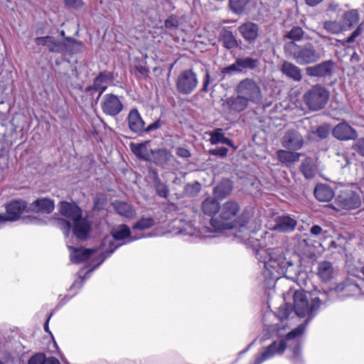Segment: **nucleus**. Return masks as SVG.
<instances>
[{
    "label": "nucleus",
    "instance_id": "obj_20",
    "mask_svg": "<svg viewBox=\"0 0 364 364\" xmlns=\"http://www.w3.org/2000/svg\"><path fill=\"white\" fill-rule=\"evenodd\" d=\"M130 149L133 154L139 159L149 161H151V152L152 150L150 148V141H145L142 143H131Z\"/></svg>",
    "mask_w": 364,
    "mask_h": 364
},
{
    "label": "nucleus",
    "instance_id": "obj_19",
    "mask_svg": "<svg viewBox=\"0 0 364 364\" xmlns=\"http://www.w3.org/2000/svg\"><path fill=\"white\" fill-rule=\"evenodd\" d=\"M237 30L244 40L249 43H254L259 36V26L252 21L242 23L238 26Z\"/></svg>",
    "mask_w": 364,
    "mask_h": 364
},
{
    "label": "nucleus",
    "instance_id": "obj_14",
    "mask_svg": "<svg viewBox=\"0 0 364 364\" xmlns=\"http://www.w3.org/2000/svg\"><path fill=\"white\" fill-rule=\"evenodd\" d=\"M286 348L287 344L284 340L274 341L263 352L255 356L253 364H261L276 355H282L285 351Z\"/></svg>",
    "mask_w": 364,
    "mask_h": 364
},
{
    "label": "nucleus",
    "instance_id": "obj_1",
    "mask_svg": "<svg viewBox=\"0 0 364 364\" xmlns=\"http://www.w3.org/2000/svg\"><path fill=\"white\" fill-rule=\"evenodd\" d=\"M246 230L245 227L241 226L239 232L236 233V237L240 239L241 241L247 245L255 249L257 255L263 256L265 255L267 259H265L262 261L264 268L263 272L264 277L269 279L277 278L275 273H282L287 264L289 263L284 256L283 250L279 247L267 250H257V247L259 246L258 240L250 235L247 232L241 234Z\"/></svg>",
    "mask_w": 364,
    "mask_h": 364
},
{
    "label": "nucleus",
    "instance_id": "obj_8",
    "mask_svg": "<svg viewBox=\"0 0 364 364\" xmlns=\"http://www.w3.org/2000/svg\"><path fill=\"white\" fill-rule=\"evenodd\" d=\"M235 91L252 104L262 102V94L259 84L252 78L247 77L238 82Z\"/></svg>",
    "mask_w": 364,
    "mask_h": 364
},
{
    "label": "nucleus",
    "instance_id": "obj_50",
    "mask_svg": "<svg viewBox=\"0 0 364 364\" xmlns=\"http://www.w3.org/2000/svg\"><path fill=\"white\" fill-rule=\"evenodd\" d=\"M353 149L360 156H364V138L358 139L354 144Z\"/></svg>",
    "mask_w": 364,
    "mask_h": 364
},
{
    "label": "nucleus",
    "instance_id": "obj_53",
    "mask_svg": "<svg viewBox=\"0 0 364 364\" xmlns=\"http://www.w3.org/2000/svg\"><path fill=\"white\" fill-rule=\"evenodd\" d=\"M67 7L70 9H79L82 6V0H64Z\"/></svg>",
    "mask_w": 364,
    "mask_h": 364
},
{
    "label": "nucleus",
    "instance_id": "obj_16",
    "mask_svg": "<svg viewBox=\"0 0 364 364\" xmlns=\"http://www.w3.org/2000/svg\"><path fill=\"white\" fill-rule=\"evenodd\" d=\"M304 144L303 136L296 130H288L282 139V145L288 150L297 151L301 149Z\"/></svg>",
    "mask_w": 364,
    "mask_h": 364
},
{
    "label": "nucleus",
    "instance_id": "obj_12",
    "mask_svg": "<svg viewBox=\"0 0 364 364\" xmlns=\"http://www.w3.org/2000/svg\"><path fill=\"white\" fill-rule=\"evenodd\" d=\"M49 41L47 47L49 51L52 53H75L83 48V44L81 42L73 39H68L67 43H65L56 41L51 36Z\"/></svg>",
    "mask_w": 364,
    "mask_h": 364
},
{
    "label": "nucleus",
    "instance_id": "obj_43",
    "mask_svg": "<svg viewBox=\"0 0 364 364\" xmlns=\"http://www.w3.org/2000/svg\"><path fill=\"white\" fill-rule=\"evenodd\" d=\"M154 187L156 190V194L164 198H168L169 195V189L168 186L164 183L161 181H157L154 184Z\"/></svg>",
    "mask_w": 364,
    "mask_h": 364
},
{
    "label": "nucleus",
    "instance_id": "obj_9",
    "mask_svg": "<svg viewBox=\"0 0 364 364\" xmlns=\"http://www.w3.org/2000/svg\"><path fill=\"white\" fill-rule=\"evenodd\" d=\"M198 83L197 74L192 69L181 72L176 80L177 91L182 95H190L196 88Z\"/></svg>",
    "mask_w": 364,
    "mask_h": 364
},
{
    "label": "nucleus",
    "instance_id": "obj_38",
    "mask_svg": "<svg viewBox=\"0 0 364 364\" xmlns=\"http://www.w3.org/2000/svg\"><path fill=\"white\" fill-rule=\"evenodd\" d=\"M237 65H240L241 72H245L247 70H254L259 65L257 59L247 56L237 58Z\"/></svg>",
    "mask_w": 364,
    "mask_h": 364
},
{
    "label": "nucleus",
    "instance_id": "obj_47",
    "mask_svg": "<svg viewBox=\"0 0 364 364\" xmlns=\"http://www.w3.org/2000/svg\"><path fill=\"white\" fill-rule=\"evenodd\" d=\"M222 73L224 74H232L233 73H242L241 69L240 68V65H237V59L235 60V63L232 65L224 68L222 70Z\"/></svg>",
    "mask_w": 364,
    "mask_h": 364
},
{
    "label": "nucleus",
    "instance_id": "obj_27",
    "mask_svg": "<svg viewBox=\"0 0 364 364\" xmlns=\"http://www.w3.org/2000/svg\"><path fill=\"white\" fill-rule=\"evenodd\" d=\"M112 206L119 215L126 218L133 219L136 215L133 206L126 202L116 200L112 203Z\"/></svg>",
    "mask_w": 364,
    "mask_h": 364
},
{
    "label": "nucleus",
    "instance_id": "obj_46",
    "mask_svg": "<svg viewBox=\"0 0 364 364\" xmlns=\"http://www.w3.org/2000/svg\"><path fill=\"white\" fill-rule=\"evenodd\" d=\"M196 228L191 223H187L185 227L180 228L178 233L182 235L193 236L195 235Z\"/></svg>",
    "mask_w": 364,
    "mask_h": 364
},
{
    "label": "nucleus",
    "instance_id": "obj_48",
    "mask_svg": "<svg viewBox=\"0 0 364 364\" xmlns=\"http://www.w3.org/2000/svg\"><path fill=\"white\" fill-rule=\"evenodd\" d=\"M304 332V326L299 325L297 328H294L291 332L287 333V338L288 340L293 339V338L301 335Z\"/></svg>",
    "mask_w": 364,
    "mask_h": 364
},
{
    "label": "nucleus",
    "instance_id": "obj_64",
    "mask_svg": "<svg viewBox=\"0 0 364 364\" xmlns=\"http://www.w3.org/2000/svg\"><path fill=\"white\" fill-rule=\"evenodd\" d=\"M357 286L356 285H353V284H348V285H346L343 288H341L340 287H337V289H346V290H351L353 289H357Z\"/></svg>",
    "mask_w": 364,
    "mask_h": 364
},
{
    "label": "nucleus",
    "instance_id": "obj_11",
    "mask_svg": "<svg viewBox=\"0 0 364 364\" xmlns=\"http://www.w3.org/2000/svg\"><path fill=\"white\" fill-rule=\"evenodd\" d=\"M113 79V75L107 71L101 72L94 80L92 85L87 86L85 92L88 95L93 96L97 92V100H99L102 93L107 88L109 82Z\"/></svg>",
    "mask_w": 364,
    "mask_h": 364
},
{
    "label": "nucleus",
    "instance_id": "obj_4",
    "mask_svg": "<svg viewBox=\"0 0 364 364\" xmlns=\"http://www.w3.org/2000/svg\"><path fill=\"white\" fill-rule=\"evenodd\" d=\"M284 52L287 57L293 59L300 65L313 64L320 60L324 55V50H318L311 43L304 44L286 42Z\"/></svg>",
    "mask_w": 364,
    "mask_h": 364
},
{
    "label": "nucleus",
    "instance_id": "obj_17",
    "mask_svg": "<svg viewBox=\"0 0 364 364\" xmlns=\"http://www.w3.org/2000/svg\"><path fill=\"white\" fill-rule=\"evenodd\" d=\"M26 207V204L23 200H14L7 204L6 209L8 216L0 215V225L6 221H14L18 219Z\"/></svg>",
    "mask_w": 364,
    "mask_h": 364
},
{
    "label": "nucleus",
    "instance_id": "obj_51",
    "mask_svg": "<svg viewBox=\"0 0 364 364\" xmlns=\"http://www.w3.org/2000/svg\"><path fill=\"white\" fill-rule=\"evenodd\" d=\"M44 356V353H37L29 359L28 364H43Z\"/></svg>",
    "mask_w": 364,
    "mask_h": 364
},
{
    "label": "nucleus",
    "instance_id": "obj_15",
    "mask_svg": "<svg viewBox=\"0 0 364 364\" xmlns=\"http://www.w3.org/2000/svg\"><path fill=\"white\" fill-rule=\"evenodd\" d=\"M339 207L346 210H353L360 207L361 200L359 195L352 191L342 192L336 198Z\"/></svg>",
    "mask_w": 364,
    "mask_h": 364
},
{
    "label": "nucleus",
    "instance_id": "obj_25",
    "mask_svg": "<svg viewBox=\"0 0 364 364\" xmlns=\"http://www.w3.org/2000/svg\"><path fill=\"white\" fill-rule=\"evenodd\" d=\"M281 71L295 82H300L302 79L301 69L291 62L284 61L281 66Z\"/></svg>",
    "mask_w": 364,
    "mask_h": 364
},
{
    "label": "nucleus",
    "instance_id": "obj_31",
    "mask_svg": "<svg viewBox=\"0 0 364 364\" xmlns=\"http://www.w3.org/2000/svg\"><path fill=\"white\" fill-rule=\"evenodd\" d=\"M360 16L357 10L351 9L345 12L342 18V25L345 31L351 29L359 22Z\"/></svg>",
    "mask_w": 364,
    "mask_h": 364
},
{
    "label": "nucleus",
    "instance_id": "obj_52",
    "mask_svg": "<svg viewBox=\"0 0 364 364\" xmlns=\"http://www.w3.org/2000/svg\"><path fill=\"white\" fill-rule=\"evenodd\" d=\"M228 149L225 147H219L213 149H210L209 153L211 155L219 156L220 157L226 156Z\"/></svg>",
    "mask_w": 364,
    "mask_h": 364
},
{
    "label": "nucleus",
    "instance_id": "obj_18",
    "mask_svg": "<svg viewBox=\"0 0 364 364\" xmlns=\"http://www.w3.org/2000/svg\"><path fill=\"white\" fill-rule=\"evenodd\" d=\"M332 134L337 139L342 141L353 140L358 136L355 129L346 122L337 124L333 128Z\"/></svg>",
    "mask_w": 364,
    "mask_h": 364
},
{
    "label": "nucleus",
    "instance_id": "obj_57",
    "mask_svg": "<svg viewBox=\"0 0 364 364\" xmlns=\"http://www.w3.org/2000/svg\"><path fill=\"white\" fill-rule=\"evenodd\" d=\"M294 355L292 360L294 363H299L301 361V347L298 344L293 348Z\"/></svg>",
    "mask_w": 364,
    "mask_h": 364
},
{
    "label": "nucleus",
    "instance_id": "obj_34",
    "mask_svg": "<svg viewBox=\"0 0 364 364\" xmlns=\"http://www.w3.org/2000/svg\"><path fill=\"white\" fill-rule=\"evenodd\" d=\"M232 190V184L230 180H223L213 190L215 196L219 199L227 197Z\"/></svg>",
    "mask_w": 364,
    "mask_h": 364
},
{
    "label": "nucleus",
    "instance_id": "obj_40",
    "mask_svg": "<svg viewBox=\"0 0 364 364\" xmlns=\"http://www.w3.org/2000/svg\"><path fill=\"white\" fill-rule=\"evenodd\" d=\"M323 28L331 34H339L345 31L342 23L336 21H325Z\"/></svg>",
    "mask_w": 364,
    "mask_h": 364
},
{
    "label": "nucleus",
    "instance_id": "obj_39",
    "mask_svg": "<svg viewBox=\"0 0 364 364\" xmlns=\"http://www.w3.org/2000/svg\"><path fill=\"white\" fill-rule=\"evenodd\" d=\"M305 36V31L302 28L295 26H293L289 31L284 36V39H289V42H294L297 43L298 41H301Z\"/></svg>",
    "mask_w": 364,
    "mask_h": 364
},
{
    "label": "nucleus",
    "instance_id": "obj_2",
    "mask_svg": "<svg viewBox=\"0 0 364 364\" xmlns=\"http://www.w3.org/2000/svg\"><path fill=\"white\" fill-rule=\"evenodd\" d=\"M60 212L73 221V226L70 221L63 218H58L55 221L56 227L63 231L65 236L69 235L72 228L73 232L77 238L86 239L90 232L91 224L86 218L82 216V210L75 203L62 201L60 203Z\"/></svg>",
    "mask_w": 364,
    "mask_h": 364
},
{
    "label": "nucleus",
    "instance_id": "obj_7",
    "mask_svg": "<svg viewBox=\"0 0 364 364\" xmlns=\"http://www.w3.org/2000/svg\"><path fill=\"white\" fill-rule=\"evenodd\" d=\"M329 98V92L320 85H314L304 95V100L308 107L314 111L325 107Z\"/></svg>",
    "mask_w": 364,
    "mask_h": 364
},
{
    "label": "nucleus",
    "instance_id": "obj_29",
    "mask_svg": "<svg viewBox=\"0 0 364 364\" xmlns=\"http://www.w3.org/2000/svg\"><path fill=\"white\" fill-rule=\"evenodd\" d=\"M54 201L47 198H38L31 204V208L36 212L50 213L54 210Z\"/></svg>",
    "mask_w": 364,
    "mask_h": 364
},
{
    "label": "nucleus",
    "instance_id": "obj_23",
    "mask_svg": "<svg viewBox=\"0 0 364 364\" xmlns=\"http://www.w3.org/2000/svg\"><path fill=\"white\" fill-rule=\"evenodd\" d=\"M296 221L288 215H282L276 218L273 228L274 230L282 232H289L294 230Z\"/></svg>",
    "mask_w": 364,
    "mask_h": 364
},
{
    "label": "nucleus",
    "instance_id": "obj_32",
    "mask_svg": "<svg viewBox=\"0 0 364 364\" xmlns=\"http://www.w3.org/2000/svg\"><path fill=\"white\" fill-rule=\"evenodd\" d=\"M314 196L321 202H328L333 198L334 193L328 186L319 184L314 189Z\"/></svg>",
    "mask_w": 364,
    "mask_h": 364
},
{
    "label": "nucleus",
    "instance_id": "obj_10",
    "mask_svg": "<svg viewBox=\"0 0 364 364\" xmlns=\"http://www.w3.org/2000/svg\"><path fill=\"white\" fill-rule=\"evenodd\" d=\"M336 63L332 60H327L313 66L306 68V74L311 77H331L335 70Z\"/></svg>",
    "mask_w": 364,
    "mask_h": 364
},
{
    "label": "nucleus",
    "instance_id": "obj_22",
    "mask_svg": "<svg viewBox=\"0 0 364 364\" xmlns=\"http://www.w3.org/2000/svg\"><path fill=\"white\" fill-rule=\"evenodd\" d=\"M127 120L129 127L132 132L137 134L143 132L145 122L136 109H132L129 112Z\"/></svg>",
    "mask_w": 364,
    "mask_h": 364
},
{
    "label": "nucleus",
    "instance_id": "obj_54",
    "mask_svg": "<svg viewBox=\"0 0 364 364\" xmlns=\"http://www.w3.org/2000/svg\"><path fill=\"white\" fill-rule=\"evenodd\" d=\"M316 134L321 139H326L329 134V129L326 126H320L316 129Z\"/></svg>",
    "mask_w": 364,
    "mask_h": 364
},
{
    "label": "nucleus",
    "instance_id": "obj_59",
    "mask_svg": "<svg viewBox=\"0 0 364 364\" xmlns=\"http://www.w3.org/2000/svg\"><path fill=\"white\" fill-rule=\"evenodd\" d=\"M149 177L151 179L153 184L156 182L161 181L159 177L158 172L154 168H149Z\"/></svg>",
    "mask_w": 364,
    "mask_h": 364
},
{
    "label": "nucleus",
    "instance_id": "obj_30",
    "mask_svg": "<svg viewBox=\"0 0 364 364\" xmlns=\"http://www.w3.org/2000/svg\"><path fill=\"white\" fill-rule=\"evenodd\" d=\"M151 161L156 165L162 166L168 163L172 157L171 152L166 149H157L152 150Z\"/></svg>",
    "mask_w": 364,
    "mask_h": 364
},
{
    "label": "nucleus",
    "instance_id": "obj_56",
    "mask_svg": "<svg viewBox=\"0 0 364 364\" xmlns=\"http://www.w3.org/2000/svg\"><path fill=\"white\" fill-rule=\"evenodd\" d=\"M176 153L178 156L184 159H188L191 155L189 150L183 147H178Z\"/></svg>",
    "mask_w": 364,
    "mask_h": 364
},
{
    "label": "nucleus",
    "instance_id": "obj_21",
    "mask_svg": "<svg viewBox=\"0 0 364 364\" xmlns=\"http://www.w3.org/2000/svg\"><path fill=\"white\" fill-rule=\"evenodd\" d=\"M251 103L240 94H237L236 97H230L225 100L224 105L226 106L230 112H240L245 110Z\"/></svg>",
    "mask_w": 364,
    "mask_h": 364
},
{
    "label": "nucleus",
    "instance_id": "obj_28",
    "mask_svg": "<svg viewBox=\"0 0 364 364\" xmlns=\"http://www.w3.org/2000/svg\"><path fill=\"white\" fill-rule=\"evenodd\" d=\"M334 269L331 262L328 261H322L318 262L317 267V275L319 279L327 282L333 278Z\"/></svg>",
    "mask_w": 364,
    "mask_h": 364
},
{
    "label": "nucleus",
    "instance_id": "obj_26",
    "mask_svg": "<svg viewBox=\"0 0 364 364\" xmlns=\"http://www.w3.org/2000/svg\"><path fill=\"white\" fill-rule=\"evenodd\" d=\"M301 155H303L301 153H298L288 149H279L277 151L278 160L286 166H290L294 163L299 161Z\"/></svg>",
    "mask_w": 364,
    "mask_h": 364
},
{
    "label": "nucleus",
    "instance_id": "obj_42",
    "mask_svg": "<svg viewBox=\"0 0 364 364\" xmlns=\"http://www.w3.org/2000/svg\"><path fill=\"white\" fill-rule=\"evenodd\" d=\"M154 225V220L152 218H144L140 219L133 225L134 230H146L151 228Z\"/></svg>",
    "mask_w": 364,
    "mask_h": 364
},
{
    "label": "nucleus",
    "instance_id": "obj_44",
    "mask_svg": "<svg viewBox=\"0 0 364 364\" xmlns=\"http://www.w3.org/2000/svg\"><path fill=\"white\" fill-rule=\"evenodd\" d=\"M362 32L361 24L358 25L355 30L350 34L349 37L344 40H338L336 41L339 42L343 46H345L347 43H353L355 41V38L358 37Z\"/></svg>",
    "mask_w": 364,
    "mask_h": 364
},
{
    "label": "nucleus",
    "instance_id": "obj_13",
    "mask_svg": "<svg viewBox=\"0 0 364 364\" xmlns=\"http://www.w3.org/2000/svg\"><path fill=\"white\" fill-rule=\"evenodd\" d=\"M102 112L109 116L114 117L123 109V104L119 97L114 94H106L102 97L101 103Z\"/></svg>",
    "mask_w": 364,
    "mask_h": 364
},
{
    "label": "nucleus",
    "instance_id": "obj_41",
    "mask_svg": "<svg viewBox=\"0 0 364 364\" xmlns=\"http://www.w3.org/2000/svg\"><path fill=\"white\" fill-rule=\"evenodd\" d=\"M251 0H230L229 4L232 11L237 14H242Z\"/></svg>",
    "mask_w": 364,
    "mask_h": 364
},
{
    "label": "nucleus",
    "instance_id": "obj_33",
    "mask_svg": "<svg viewBox=\"0 0 364 364\" xmlns=\"http://www.w3.org/2000/svg\"><path fill=\"white\" fill-rule=\"evenodd\" d=\"M300 171L307 179L313 178L317 172V167L313 159L307 157L302 161Z\"/></svg>",
    "mask_w": 364,
    "mask_h": 364
},
{
    "label": "nucleus",
    "instance_id": "obj_58",
    "mask_svg": "<svg viewBox=\"0 0 364 364\" xmlns=\"http://www.w3.org/2000/svg\"><path fill=\"white\" fill-rule=\"evenodd\" d=\"M51 36H47L44 37H37L35 38V43L38 46H48V43L50 42Z\"/></svg>",
    "mask_w": 364,
    "mask_h": 364
},
{
    "label": "nucleus",
    "instance_id": "obj_63",
    "mask_svg": "<svg viewBox=\"0 0 364 364\" xmlns=\"http://www.w3.org/2000/svg\"><path fill=\"white\" fill-rule=\"evenodd\" d=\"M323 0H305L306 4L309 6H316Z\"/></svg>",
    "mask_w": 364,
    "mask_h": 364
},
{
    "label": "nucleus",
    "instance_id": "obj_55",
    "mask_svg": "<svg viewBox=\"0 0 364 364\" xmlns=\"http://www.w3.org/2000/svg\"><path fill=\"white\" fill-rule=\"evenodd\" d=\"M289 314H290V311L289 310L287 305H285L284 306H281L279 309L278 312H277L278 317L280 318L281 321L288 318V316H289Z\"/></svg>",
    "mask_w": 364,
    "mask_h": 364
},
{
    "label": "nucleus",
    "instance_id": "obj_6",
    "mask_svg": "<svg viewBox=\"0 0 364 364\" xmlns=\"http://www.w3.org/2000/svg\"><path fill=\"white\" fill-rule=\"evenodd\" d=\"M129 237H130L129 241H133L139 238L138 237H131L130 229L127 225H120L117 228L113 230L112 232V237H106L104 238L102 243V249L104 250V248L107 246H108V248L100 253L99 259L100 260L95 267H96L102 264L107 257L112 255L118 247L123 244H115V241L122 240Z\"/></svg>",
    "mask_w": 364,
    "mask_h": 364
},
{
    "label": "nucleus",
    "instance_id": "obj_35",
    "mask_svg": "<svg viewBox=\"0 0 364 364\" xmlns=\"http://www.w3.org/2000/svg\"><path fill=\"white\" fill-rule=\"evenodd\" d=\"M208 135L210 136V141L212 144L221 143L233 147L232 141L225 136L222 129H215L208 132Z\"/></svg>",
    "mask_w": 364,
    "mask_h": 364
},
{
    "label": "nucleus",
    "instance_id": "obj_36",
    "mask_svg": "<svg viewBox=\"0 0 364 364\" xmlns=\"http://www.w3.org/2000/svg\"><path fill=\"white\" fill-rule=\"evenodd\" d=\"M202 210L204 214L212 216L216 213H219V203L215 198L208 197L203 202Z\"/></svg>",
    "mask_w": 364,
    "mask_h": 364
},
{
    "label": "nucleus",
    "instance_id": "obj_49",
    "mask_svg": "<svg viewBox=\"0 0 364 364\" xmlns=\"http://www.w3.org/2000/svg\"><path fill=\"white\" fill-rule=\"evenodd\" d=\"M310 233L311 235L318 237L322 235L324 236V235L326 233V231L323 230L321 226H319L318 225H314L310 228Z\"/></svg>",
    "mask_w": 364,
    "mask_h": 364
},
{
    "label": "nucleus",
    "instance_id": "obj_3",
    "mask_svg": "<svg viewBox=\"0 0 364 364\" xmlns=\"http://www.w3.org/2000/svg\"><path fill=\"white\" fill-rule=\"evenodd\" d=\"M334 291L319 292L318 295L304 291H296L294 294V309L299 317H307L309 321L318 312L321 304L328 300L329 295H333Z\"/></svg>",
    "mask_w": 364,
    "mask_h": 364
},
{
    "label": "nucleus",
    "instance_id": "obj_45",
    "mask_svg": "<svg viewBox=\"0 0 364 364\" xmlns=\"http://www.w3.org/2000/svg\"><path fill=\"white\" fill-rule=\"evenodd\" d=\"M179 26L178 20L176 16H171L164 21V26L168 30H176Z\"/></svg>",
    "mask_w": 364,
    "mask_h": 364
},
{
    "label": "nucleus",
    "instance_id": "obj_5",
    "mask_svg": "<svg viewBox=\"0 0 364 364\" xmlns=\"http://www.w3.org/2000/svg\"><path fill=\"white\" fill-rule=\"evenodd\" d=\"M240 211V206L235 200H228L220 206L218 218L210 220L213 231L232 229L236 226V220ZM212 230H210L211 232Z\"/></svg>",
    "mask_w": 364,
    "mask_h": 364
},
{
    "label": "nucleus",
    "instance_id": "obj_24",
    "mask_svg": "<svg viewBox=\"0 0 364 364\" xmlns=\"http://www.w3.org/2000/svg\"><path fill=\"white\" fill-rule=\"evenodd\" d=\"M70 252V261L73 263H80L88 258L97 251L96 249H83L75 248L72 246H68Z\"/></svg>",
    "mask_w": 364,
    "mask_h": 364
},
{
    "label": "nucleus",
    "instance_id": "obj_37",
    "mask_svg": "<svg viewBox=\"0 0 364 364\" xmlns=\"http://www.w3.org/2000/svg\"><path fill=\"white\" fill-rule=\"evenodd\" d=\"M220 41L223 46L227 49H232L237 47L238 43L235 36L230 31L225 30L221 33Z\"/></svg>",
    "mask_w": 364,
    "mask_h": 364
},
{
    "label": "nucleus",
    "instance_id": "obj_60",
    "mask_svg": "<svg viewBox=\"0 0 364 364\" xmlns=\"http://www.w3.org/2000/svg\"><path fill=\"white\" fill-rule=\"evenodd\" d=\"M161 122L159 120H157V121L154 122V123L150 124L147 127H146V128L144 127L143 132H149L151 131L157 129L161 127Z\"/></svg>",
    "mask_w": 364,
    "mask_h": 364
},
{
    "label": "nucleus",
    "instance_id": "obj_62",
    "mask_svg": "<svg viewBox=\"0 0 364 364\" xmlns=\"http://www.w3.org/2000/svg\"><path fill=\"white\" fill-rule=\"evenodd\" d=\"M43 364H60V361L53 356L46 357L45 355Z\"/></svg>",
    "mask_w": 364,
    "mask_h": 364
},
{
    "label": "nucleus",
    "instance_id": "obj_61",
    "mask_svg": "<svg viewBox=\"0 0 364 364\" xmlns=\"http://www.w3.org/2000/svg\"><path fill=\"white\" fill-rule=\"evenodd\" d=\"M210 76L209 72L208 70H206L205 77H204L202 91H204V92L208 91V87L210 83Z\"/></svg>",
    "mask_w": 364,
    "mask_h": 364
}]
</instances>
